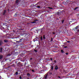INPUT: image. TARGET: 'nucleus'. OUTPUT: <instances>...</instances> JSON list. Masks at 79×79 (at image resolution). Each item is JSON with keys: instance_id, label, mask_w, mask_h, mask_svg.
Masks as SVG:
<instances>
[{"instance_id": "obj_33", "label": "nucleus", "mask_w": 79, "mask_h": 79, "mask_svg": "<svg viewBox=\"0 0 79 79\" xmlns=\"http://www.w3.org/2000/svg\"><path fill=\"white\" fill-rule=\"evenodd\" d=\"M68 54V53H66V55H67Z\"/></svg>"}, {"instance_id": "obj_16", "label": "nucleus", "mask_w": 79, "mask_h": 79, "mask_svg": "<svg viewBox=\"0 0 79 79\" xmlns=\"http://www.w3.org/2000/svg\"><path fill=\"white\" fill-rule=\"evenodd\" d=\"M43 39H45V37L44 35L43 36Z\"/></svg>"}, {"instance_id": "obj_15", "label": "nucleus", "mask_w": 79, "mask_h": 79, "mask_svg": "<svg viewBox=\"0 0 79 79\" xmlns=\"http://www.w3.org/2000/svg\"><path fill=\"white\" fill-rule=\"evenodd\" d=\"M15 74H16V75H18V72H16L15 73Z\"/></svg>"}, {"instance_id": "obj_26", "label": "nucleus", "mask_w": 79, "mask_h": 79, "mask_svg": "<svg viewBox=\"0 0 79 79\" xmlns=\"http://www.w3.org/2000/svg\"><path fill=\"white\" fill-rule=\"evenodd\" d=\"M30 60H32V58H30Z\"/></svg>"}, {"instance_id": "obj_36", "label": "nucleus", "mask_w": 79, "mask_h": 79, "mask_svg": "<svg viewBox=\"0 0 79 79\" xmlns=\"http://www.w3.org/2000/svg\"><path fill=\"white\" fill-rule=\"evenodd\" d=\"M55 62H56V61H55Z\"/></svg>"}, {"instance_id": "obj_31", "label": "nucleus", "mask_w": 79, "mask_h": 79, "mask_svg": "<svg viewBox=\"0 0 79 79\" xmlns=\"http://www.w3.org/2000/svg\"><path fill=\"white\" fill-rule=\"evenodd\" d=\"M0 77H1V78H0V79H2V77L0 76Z\"/></svg>"}, {"instance_id": "obj_32", "label": "nucleus", "mask_w": 79, "mask_h": 79, "mask_svg": "<svg viewBox=\"0 0 79 79\" xmlns=\"http://www.w3.org/2000/svg\"><path fill=\"white\" fill-rule=\"evenodd\" d=\"M66 47H67V46L64 47V48H66Z\"/></svg>"}, {"instance_id": "obj_10", "label": "nucleus", "mask_w": 79, "mask_h": 79, "mask_svg": "<svg viewBox=\"0 0 79 79\" xmlns=\"http://www.w3.org/2000/svg\"><path fill=\"white\" fill-rule=\"evenodd\" d=\"M61 53H64V52L62 50H61Z\"/></svg>"}, {"instance_id": "obj_23", "label": "nucleus", "mask_w": 79, "mask_h": 79, "mask_svg": "<svg viewBox=\"0 0 79 79\" xmlns=\"http://www.w3.org/2000/svg\"><path fill=\"white\" fill-rule=\"evenodd\" d=\"M32 72H35V71L34 70H32Z\"/></svg>"}, {"instance_id": "obj_1", "label": "nucleus", "mask_w": 79, "mask_h": 79, "mask_svg": "<svg viewBox=\"0 0 79 79\" xmlns=\"http://www.w3.org/2000/svg\"><path fill=\"white\" fill-rule=\"evenodd\" d=\"M58 69V66L56 65L55 67V69H56V70H57Z\"/></svg>"}, {"instance_id": "obj_17", "label": "nucleus", "mask_w": 79, "mask_h": 79, "mask_svg": "<svg viewBox=\"0 0 79 79\" xmlns=\"http://www.w3.org/2000/svg\"><path fill=\"white\" fill-rule=\"evenodd\" d=\"M40 39H41V40H42V36L41 37Z\"/></svg>"}, {"instance_id": "obj_7", "label": "nucleus", "mask_w": 79, "mask_h": 79, "mask_svg": "<svg viewBox=\"0 0 79 79\" xmlns=\"http://www.w3.org/2000/svg\"><path fill=\"white\" fill-rule=\"evenodd\" d=\"M78 8H79V7H76L75 9H74V10H77V9H78Z\"/></svg>"}, {"instance_id": "obj_29", "label": "nucleus", "mask_w": 79, "mask_h": 79, "mask_svg": "<svg viewBox=\"0 0 79 79\" xmlns=\"http://www.w3.org/2000/svg\"><path fill=\"white\" fill-rule=\"evenodd\" d=\"M19 78L20 79H21V77H20Z\"/></svg>"}, {"instance_id": "obj_21", "label": "nucleus", "mask_w": 79, "mask_h": 79, "mask_svg": "<svg viewBox=\"0 0 79 79\" xmlns=\"http://www.w3.org/2000/svg\"><path fill=\"white\" fill-rule=\"evenodd\" d=\"M35 52H37V51L36 50H35Z\"/></svg>"}, {"instance_id": "obj_28", "label": "nucleus", "mask_w": 79, "mask_h": 79, "mask_svg": "<svg viewBox=\"0 0 79 79\" xmlns=\"http://www.w3.org/2000/svg\"><path fill=\"white\" fill-rule=\"evenodd\" d=\"M50 60H51V61H52V58H51V59H50Z\"/></svg>"}, {"instance_id": "obj_5", "label": "nucleus", "mask_w": 79, "mask_h": 79, "mask_svg": "<svg viewBox=\"0 0 79 79\" xmlns=\"http://www.w3.org/2000/svg\"><path fill=\"white\" fill-rule=\"evenodd\" d=\"M48 73L49 74H52V73L50 71H49V72H48Z\"/></svg>"}, {"instance_id": "obj_14", "label": "nucleus", "mask_w": 79, "mask_h": 79, "mask_svg": "<svg viewBox=\"0 0 79 79\" xmlns=\"http://www.w3.org/2000/svg\"><path fill=\"white\" fill-rule=\"evenodd\" d=\"M37 8H40V6H37Z\"/></svg>"}, {"instance_id": "obj_8", "label": "nucleus", "mask_w": 79, "mask_h": 79, "mask_svg": "<svg viewBox=\"0 0 79 79\" xmlns=\"http://www.w3.org/2000/svg\"><path fill=\"white\" fill-rule=\"evenodd\" d=\"M4 41L5 42H8V40H5Z\"/></svg>"}, {"instance_id": "obj_9", "label": "nucleus", "mask_w": 79, "mask_h": 79, "mask_svg": "<svg viewBox=\"0 0 79 79\" xmlns=\"http://www.w3.org/2000/svg\"><path fill=\"white\" fill-rule=\"evenodd\" d=\"M2 52V48H1L0 49V52Z\"/></svg>"}, {"instance_id": "obj_4", "label": "nucleus", "mask_w": 79, "mask_h": 79, "mask_svg": "<svg viewBox=\"0 0 79 79\" xmlns=\"http://www.w3.org/2000/svg\"><path fill=\"white\" fill-rule=\"evenodd\" d=\"M2 40H0V45H2Z\"/></svg>"}, {"instance_id": "obj_27", "label": "nucleus", "mask_w": 79, "mask_h": 79, "mask_svg": "<svg viewBox=\"0 0 79 79\" xmlns=\"http://www.w3.org/2000/svg\"><path fill=\"white\" fill-rule=\"evenodd\" d=\"M68 43H69V41H67Z\"/></svg>"}, {"instance_id": "obj_13", "label": "nucleus", "mask_w": 79, "mask_h": 79, "mask_svg": "<svg viewBox=\"0 0 79 79\" xmlns=\"http://www.w3.org/2000/svg\"><path fill=\"white\" fill-rule=\"evenodd\" d=\"M51 69H52V70H53V66H52L51 67Z\"/></svg>"}, {"instance_id": "obj_3", "label": "nucleus", "mask_w": 79, "mask_h": 79, "mask_svg": "<svg viewBox=\"0 0 79 79\" xmlns=\"http://www.w3.org/2000/svg\"><path fill=\"white\" fill-rule=\"evenodd\" d=\"M3 58V56L2 55H1L0 56V60H2Z\"/></svg>"}, {"instance_id": "obj_22", "label": "nucleus", "mask_w": 79, "mask_h": 79, "mask_svg": "<svg viewBox=\"0 0 79 79\" xmlns=\"http://www.w3.org/2000/svg\"><path fill=\"white\" fill-rule=\"evenodd\" d=\"M8 56H11V54H8Z\"/></svg>"}, {"instance_id": "obj_18", "label": "nucleus", "mask_w": 79, "mask_h": 79, "mask_svg": "<svg viewBox=\"0 0 79 79\" xmlns=\"http://www.w3.org/2000/svg\"><path fill=\"white\" fill-rule=\"evenodd\" d=\"M64 23V20H62V23Z\"/></svg>"}, {"instance_id": "obj_6", "label": "nucleus", "mask_w": 79, "mask_h": 79, "mask_svg": "<svg viewBox=\"0 0 79 79\" xmlns=\"http://www.w3.org/2000/svg\"><path fill=\"white\" fill-rule=\"evenodd\" d=\"M5 13H6V10H4L3 13V15H5Z\"/></svg>"}, {"instance_id": "obj_24", "label": "nucleus", "mask_w": 79, "mask_h": 79, "mask_svg": "<svg viewBox=\"0 0 79 79\" xmlns=\"http://www.w3.org/2000/svg\"><path fill=\"white\" fill-rule=\"evenodd\" d=\"M51 40V41H52L53 40V38H52Z\"/></svg>"}, {"instance_id": "obj_25", "label": "nucleus", "mask_w": 79, "mask_h": 79, "mask_svg": "<svg viewBox=\"0 0 79 79\" xmlns=\"http://www.w3.org/2000/svg\"><path fill=\"white\" fill-rule=\"evenodd\" d=\"M48 8H50V9H52V8H50H50L48 7Z\"/></svg>"}, {"instance_id": "obj_2", "label": "nucleus", "mask_w": 79, "mask_h": 79, "mask_svg": "<svg viewBox=\"0 0 79 79\" xmlns=\"http://www.w3.org/2000/svg\"><path fill=\"white\" fill-rule=\"evenodd\" d=\"M47 76H48V74H47L44 77V79H46L47 78Z\"/></svg>"}, {"instance_id": "obj_20", "label": "nucleus", "mask_w": 79, "mask_h": 79, "mask_svg": "<svg viewBox=\"0 0 79 79\" xmlns=\"http://www.w3.org/2000/svg\"><path fill=\"white\" fill-rule=\"evenodd\" d=\"M27 76H30V74H29V73H27Z\"/></svg>"}, {"instance_id": "obj_34", "label": "nucleus", "mask_w": 79, "mask_h": 79, "mask_svg": "<svg viewBox=\"0 0 79 79\" xmlns=\"http://www.w3.org/2000/svg\"><path fill=\"white\" fill-rule=\"evenodd\" d=\"M53 34H55V32H53Z\"/></svg>"}, {"instance_id": "obj_30", "label": "nucleus", "mask_w": 79, "mask_h": 79, "mask_svg": "<svg viewBox=\"0 0 79 79\" xmlns=\"http://www.w3.org/2000/svg\"><path fill=\"white\" fill-rule=\"evenodd\" d=\"M77 31H78V32H79V30H77Z\"/></svg>"}, {"instance_id": "obj_19", "label": "nucleus", "mask_w": 79, "mask_h": 79, "mask_svg": "<svg viewBox=\"0 0 79 79\" xmlns=\"http://www.w3.org/2000/svg\"><path fill=\"white\" fill-rule=\"evenodd\" d=\"M31 23H35V22L34 21V22H31Z\"/></svg>"}, {"instance_id": "obj_12", "label": "nucleus", "mask_w": 79, "mask_h": 79, "mask_svg": "<svg viewBox=\"0 0 79 79\" xmlns=\"http://www.w3.org/2000/svg\"><path fill=\"white\" fill-rule=\"evenodd\" d=\"M79 26H77L75 28V29H78V27H79Z\"/></svg>"}, {"instance_id": "obj_35", "label": "nucleus", "mask_w": 79, "mask_h": 79, "mask_svg": "<svg viewBox=\"0 0 79 79\" xmlns=\"http://www.w3.org/2000/svg\"><path fill=\"white\" fill-rule=\"evenodd\" d=\"M59 77V78H60V77Z\"/></svg>"}, {"instance_id": "obj_11", "label": "nucleus", "mask_w": 79, "mask_h": 79, "mask_svg": "<svg viewBox=\"0 0 79 79\" xmlns=\"http://www.w3.org/2000/svg\"><path fill=\"white\" fill-rule=\"evenodd\" d=\"M19 0H16V3H18V2H19Z\"/></svg>"}]
</instances>
